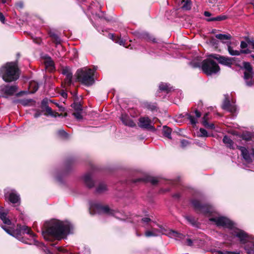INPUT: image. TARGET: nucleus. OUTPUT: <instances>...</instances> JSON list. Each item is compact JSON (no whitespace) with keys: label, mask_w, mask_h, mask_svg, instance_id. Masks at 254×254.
I'll return each mask as SVG.
<instances>
[{"label":"nucleus","mask_w":254,"mask_h":254,"mask_svg":"<svg viewBox=\"0 0 254 254\" xmlns=\"http://www.w3.org/2000/svg\"><path fill=\"white\" fill-rule=\"evenodd\" d=\"M247 42L249 44L252 45L253 49H254V41L249 40Z\"/></svg>","instance_id":"680f3d73"},{"label":"nucleus","mask_w":254,"mask_h":254,"mask_svg":"<svg viewBox=\"0 0 254 254\" xmlns=\"http://www.w3.org/2000/svg\"><path fill=\"white\" fill-rule=\"evenodd\" d=\"M1 91L8 95H13L17 90V87L16 85H4L1 87Z\"/></svg>","instance_id":"dca6fc26"},{"label":"nucleus","mask_w":254,"mask_h":254,"mask_svg":"<svg viewBox=\"0 0 254 254\" xmlns=\"http://www.w3.org/2000/svg\"><path fill=\"white\" fill-rule=\"evenodd\" d=\"M203 125L206 128L209 129H213L214 128V125L213 124H209L206 121H202Z\"/></svg>","instance_id":"ea45409f"},{"label":"nucleus","mask_w":254,"mask_h":254,"mask_svg":"<svg viewBox=\"0 0 254 254\" xmlns=\"http://www.w3.org/2000/svg\"><path fill=\"white\" fill-rule=\"evenodd\" d=\"M208 113H206L203 117V121H207V120L208 119Z\"/></svg>","instance_id":"69168bd1"},{"label":"nucleus","mask_w":254,"mask_h":254,"mask_svg":"<svg viewBox=\"0 0 254 254\" xmlns=\"http://www.w3.org/2000/svg\"><path fill=\"white\" fill-rule=\"evenodd\" d=\"M247 254H254V250L250 245H247L245 248Z\"/></svg>","instance_id":"58836bf2"},{"label":"nucleus","mask_w":254,"mask_h":254,"mask_svg":"<svg viewBox=\"0 0 254 254\" xmlns=\"http://www.w3.org/2000/svg\"><path fill=\"white\" fill-rule=\"evenodd\" d=\"M228 51L229 54L232 56H239L241 54L240 51L234 50L230 44L228 45Z\"/></svg>","instance_id":"7c9ffc66"},{"label":"nucleus","mask_w":254,"mask_h":254,"mask_svg":"<svg viewBox=\"0 0 254 254\" xmlns=\"http://www.w3.org/2000/svg\"><path fill=\"white\" fill-rule=\"evenodd\" d=\"M254 75V72L253 71H251V72L250 71H245L244 79L245 80L252 79Z\"/></svg>","instance_id":"72a5a7b5"},{"label":"nucleus","mask_w":254,"mask_h":254,"mask_svg":"<svg viewBox=\"0 0 254 254\" xmlns=\"http://www.w3.org/2000/svg\"><path fill=\"white\" fill-rule=\"evenodd\" d=\"M241 54H249L251 52V51L249 49L241 50L240 51Z\"/></svg>","instance_id":"4d7b16f0"},{"label":"nucleus","mask_w":254,"mask_h":254,"mask_svg":"<svg viewBox=\"0 0 254 254\" xmlns=\"http://www.w3.org/2000/svg\"><path fill=\"white\" fill-rule=\"evenodd\" d=\"M107 190V187L106 185L103 183L99 184L98 187L96 188V192L100 193L104 192Z\"/></svg>","instance_id":"c756f323"},{"label":"nucleus","mask_w":254,"mask_h":254,"mask_svg":"<svg viewBox=\"0 0 254 254\" xmlns=\"http://www.w3.org/2000/svg\"><path fill=\"white\" fill-rule=\"evenodd\" d=\"M81 111L75 112L73 113L74 116L77 119H82V117L81 115Z\"/></svg>","instance_id":"c03bdc74"},{"label":"nucleus","mask_w":254,"mask_h":254,"mask_svg":"<svg viewBox=\"0 0 254 254\" xmlns=\"http://www.w3.org/2000/svg\"><path fill=\"white\" fill-rule=\"evenodd\" d=\"M210 55L201 63V68L207 75H211L219 72L220 68L218 64L213 60Z\"/></svg>","instance_id":"423d86ee"},{"label":"nucleus","mask_w":254,"mask_h":254,"mask_svg":"<svg viewBox=\"0 0 254 254\" xmlns=\"http://www.w3.org/2000/svg\"><path fill=\"white\" fill-rule=\"evenodd\" d=\"M248 46V44L247 43L245 42V41H242L241 42V45H240V47L242 49H245L246 48H247Z\"/></svg>","instance_id":"864d4df0"},{"label":"nucleus","mask_w":254,"mask_h":254,"mask_svg":"<svg viewBox=\"0 0 254 254\" xmlns=\"http://www.w3.org/2000/svg\"><path fill=\"white\" fill-rule=\"evenodd\" d=\"M246 84L248 86H252L254 85V82L252 79L245 80Z\"/></svg>","instance_id":"09e8293b"},{"label":"nucleus","mask_w":254,"mask_h":254,"mask_svg":"<svg viewBox=\"0 0 254 254\" xmlns=\"http://www.w3.org/2000/svg\"><path fill=\"white\" fill-rule=\"evenodd\" d=\"M1 228L8 234L19 240H20L21 236L24 234H28L32 238L35 236V235L31 231L30 228L25 225H17L16 228L12 231L5 226H2Z\"/></svg>","instance_id":"0eeeda50"},{"label":"nucleus","mask_w":254,"mask_h":254,"mask_svg":"<svg viewBox=\"0 0 254 254\" xmlns=\"http://www.w3.org/2000/svg\"><path fill=\"white\" fill-rule=\"evenodd\" d=\"M191 202L197 213L209 216L213 212V209L211 206L207 204H203L197 199H192Z\"/></svg>","instance_id":"6e6552de"},{"label":"nucleus","mask_w":254,"mask_h":254,"mask_svg":"<svg viewBox=\"0 0 254 254\" xmlns=\"http://www.w3.org/2000/svg\"><path fill=\"white\" fill-rule=\"evenodd\" d=\"M215 37L220 40L222 43H226L227 41H229L231 39V36L230 34H219L215 35Z\"/></svg>","instance_id":"aec40b11"},{"label":"nucleus","mask_w":254,"mask_h":254,"mask_svg":"<svg viewBox=\"0 0 254 254\" xmlns=\"http://www.w3.org/2000/svg\"><path fill=\"white\" fill-rule=\"evenodd\" d=\"M143 181H144V180L142 178H140V179H136V180H134V183H137V182H143Z\"/></svg>","instance_id":"0e129e2a"},{"label":"nucleus","mask_w":254,"mask_h":254,"mask_svg":"<svg viewBox=\"0 0 254 254\" xmlns=\"http://www.w3.org/2000/svg\"><path fill=\"white\" fill-rule=\"evenodd\" d=\"M90 212L92 214L96 213L105 214L108 215L115 216L118 219L125 220L124 218H120L121 214L119 212L110 209L107 205H103L98 203H94L91 205Z\"/></svg>","instance_id":"39448f33"},{"label":"nucleus","mask_w":254,"mask_h":254,"mask_svg":"<svg viewBox=\"0 0 254 254\" xmlns=\"http://www.w3.org/2000/svg\"><path fill=\"white\" fill-rule=\"evenodd\" d=\"M195 114L197 118H199L201 116V113L197 110L195 111Z\"/></svg>","instance_id":"bf43d9fd"},{"label":"nucleus","mask_w":254,"mask_h":254,"mask_svg":"<svg viewBox=\"0 0 254 254\" xmlns=\"http://www.w3.org/2000/svg\"><path fill=\"white\" fill-rule=\"evenodd\" d=\"M141 221L143 223H146V224H148L149 222H151V219H150L149 218H148V217H144L143 218H142L141 219Z\"/></svg>","instance_id":"3c124183"},{"label":"nucleus","mask_w":254,"mask_h":254,"mask_svg":"<svg viewBox=\"0 0 254 254\" xmlns=\"http://www.w3.org/2000/svg\"><path fill=\"white\" fill-rule=\"evenodd\" d=\"M29 87L31 90V93L35 92L39 88V84L35 81H32L29 83Z\"/></svg>","instance_id":"b1692460"},{"label":"nucleus","mask_w":254,"mask_h":254,"mask_svg":"<svg viewBox=\"0 0 254 254\" xmlns=\"http://www.w3.org/2000/svg\"><path fill=\"white\" fill-rule=\"evenodd\" d=\"M243 66L244 68L246 69L245 71H252L253 67L252 65H251L250 63L249 62H244L243 63Z\"/></svg>","instance_id":"e433bc0d"},{"label":"nucleus","mask_w":254,"mask_h":254,"mask_svg":"<svg viewBox=\"0 0 254 254\" xmlns=\"http://www.w3.org/2000/svg\"><path fill=\"white\" fill-rule=\"evenodd\" d=\"M200 136H207V131L202 128H200Z\"/></svg>","instance_id":"a18cd8bd"},{"label":"nucleus","mask_w":254,"mask_h":254,"mask_svg":"<svg viewBox=\"0 0 254 254\" xmlns=\"http://www.w3.org/2000/svg\"><path fill=\"white\" fill-rule=\"evenodd\" d=\"M159 89L161 91H166L168 92L171 91L172 87L170 86V84L165 83H161L159 86Z\"/></svg>","instance_id":"a878e982"},{"label":"nucleus","mask_w":254,"mask_h":254,"mask_svg":"<svg viewBox=\"0 0 254 254\" xmlns=\"http://www.w3.org/2000/svg\"><path fill=\"white\" fill-rule=\"evenodd\" d=\"M41 115V113L39 112H36L34 115V117L35 118H38Z\"/></svg>","instance_id":"338daca9"},{"label":"nucleus","mask_w":254,"mask_h":254,"mask_svg":"<svg viewBox=\"0 0 254 254\" xmlns=\"http://www.w3.org/2000/svg\"><path fill=\"white\" fill-rule=\"evenodd\" d=\"M172 129L171 128L167 127V126H164L163 129V134L165 137L171 139V134Z\"/></svg>","instance_id":"c85d7f7f"},{"label":"nucleus","mask_w":254,"mask_h":254,"mask_svg":"<svg viewBox=\"0 0 254 254\" xmlns=\"http://www.w3.org/2000/svg\"><path fill=\"white\" fill-rule=\"evenodd\" d=\"M192 241L190 239H187L186 245L189 246H191L192 245Z\"/></svg>","instance_id":"5fc2aeb1"},{"label":"nucleus","mask_w":254,"mask_h":254,"mask_svg":"<svg viewBox=\"0 0 254 254\" xmlns=\"http://www.w3.org/2000/svg\"><path fill=\"white\" fill-rule=\"evenodd\" d=\"M5 20V18L4 15L2 14V13L0 12V20L2 23H4Z\"/></svg>","instance_id":"13d9d810"},{"label":"nucleus","mask_w":254,"mask_h":254,"mask_svg":"<svg viewBox=\"0 0 254 254\" xmlns=\"http://www.w3.org/2000/svg\"><path fill=\"white\" fill-rule=\"evenodd\" d=\"M45 64L46 67L49 70L52 71V70H54L55 68L54 64L51 58H49L48 59H47V60L45 62Z\"/></svg>","instance_id":"393cba45"},{"label":"nucleus","mask_w":254,"mask_h":254,"mask_svg":"<svg viewBox=\"0 0 254 254\" xmlns=\"http://www.w3.org/2000/svg\"><path fill=\"white\" fill-rule=\"evenodd\" d=\"M210 56L213 59L216 60L220 64L228 66H231L233 63V60L231 58L219 55H210Z\"/></svg>","instance_id":"9b49d317"},{"label":"nucleus","mask_w":254,"mask_h":254,"mask_svg":"<svg viewBox=\"0 0 254 254\" xmlns=\"http://www.w3.org/2000/svg\"><path fill=\"white\" fill-rule=\"evenodd\" d=\"M210 42L213 45H217L218 44V41L214 37L210 38Z\"/></svg>","instance_id":"603ef678"},{"label":"nucleus","mask_w":254,"mask_h":254,"mask_svg":"<svg viewBox=\"0 0 254 254\" xmlns=\"http://www.w3.org/2000/svg\"><path fill=\"white\" fill-rule=\"evenodd\" d=\"M204 15L206 16V17H209L211 15V13L208 11H205L204 12Z\"/></svg>","instance_id":"e2e57ef3"},{"label":"nucleus","mask_w":254,"mask_h":254,"mask_svg":"<svg viewBox=\"0 0 254 254\" xmlns=\"http://www.w3.org/2000/svg\"><path fill=\"white\" fill-rule=\"evenodd\" d=\"M147 181L150 182L153 185H156L158 183V179L154 177H149Z\"/></svg>","instance_id":"79ce46f5"},{"label":"nucleus","mask_w":254,"mask_h":254,"mask_svg":"<svg viewBox=\"0 0 254 254\" xmlns=\"http://www.w3.org/2000/svg\"><path fill=\"white\" fill-rule=\"evenodd\" d=\"M144 37L147 41H152L153 43L156 42L155 38L148 33L144 34Z\"/></svg>","instance_id":"4c0bfd02"},{"label":"nucleus","mask_w":254,"mask_h":254,"mask_svg":"<svg viewBox=\"0 0 254 254\" xmlns=\"http://www.w3.org/2000/svg\"><path fill=\"white\" fill-rule=\"evenodd\" d=\"M146 107L147 109L151 110V111H154L156 109V106L154 104H151L150 103H147L146 105Z\"/></svg>","instance_id":"37998d69"},{"label":"nucleus","mask_w":254,"mask_h":254,"mask_svg":"<svg viewBox=\"0 0 254 254\" xmlns=\"http://www.w3.org/2000/svg\"><path fill=\"white\" fill-rule=\"evenodd\" d=\"M231 254H241L240 251L230 252Z\"/></svg>","instance_id":"774afa93"},{"label":"nucleus","mask_w":254,"mask_h":254,"mask_svg":"<svg viewBox=\"0 0 254 254\" xmlns=\"http://www.w3.org/2000/svg\"><path fill=\"white\" fill-rule=\"evenodd\" d=\"M111 38L113 39V41H115V42L119 43L120 45H123L124 46V41L123 40L121 39L120 38H117V39L115 40L113 39L114 35H110Z\"/></svg>","instance_id":"a19ab883"},{"label":"nucleus","mask_w":254,"mask_h":254,"mask_svg":"<svg viewBox=\"0 0 254 254\" xmlns=\"http://www.w3.org/2000/svg\"><path fill=\"white\" fill-rule=\"evenodd\" d=\"M7 213L3 210H0V218L3 222L7 225L11 224V221L7 218Z\"/></svg>","instance_id":"4be33fe9"},{"label":"nucleus","mask_w":254,"mask_h":254,"mask_svg":"<svg viewBox=\"0 0 254 254\" xmlns=\"http://www.w3.org/2000/svg\"><path fill=\"white\" fill-rule=\"evenodd\" d=\"M71 107L75 110V112L82 111V106L79 103H74L71 105Z\"/></svg>","instance_id":"c9c22d12"},{"label":"nucleus","mask_w":254,"mask_h":254,"mask_svg":"<svg viewBox=\"0 0 254 254\" xmlns=\"http://www.w3.org/2000/svg\"><path fill=\"white\" fill-rule=\"evenodd\" d=\"M48 100L47 99H44L42 100L41 103V107L42 109H44L46 106H48Z\"/></svg>","instance_id":"de8ad7c7"},{"label":"nucleus","mask_w":254,"mask_h":254,"mask_svg":"<svg viewBox=\"0 0 254 254\" xmlns=\"http://www.w3.org/2000/svg\"><path fill=\"white\" fill-rule=\"evenodd\" d=\"M9 201L12 203H16L20 201L19 195L15 190H10L5 194Z\"/></svg>","instance_id":"2eb2a0df"},{"label":"nucleus","mask_w":254,"mask_h":254,"mask_svg":"<svg viewBox=\"0 0 254 254\" xmlns=\"http://www.w3.org/2000/svg\"><path fill=\"white\" fill-rule=\"evenodd\" d=\"M223 142L227 147L231 149L234 148L233 141L229 137L227 136V135L224 136Z\"/></svg>","instance_id":"412c9836"},{"label":"nucleus","mask_w":254,"mask_h":254,"mask_svg":"<svg viewBox=\"0 0 254 254\" xmlns=\"http://www.w3.org/2000/svg\"><path fill=\"white\" fill-rule=\"evenodd\" d=\"M121 120L123 123L126 126L130 127H133L135 126V124L130 119L128 116L126 115H122L121 117Z\"/></svg>","instance_id":"f3484780"},{"label":"nucleus","mask_w":254,"mask_h":254,"mask_svg":"<svg viewBox=\"0 0 254 254\" xmlns=\"http://www.w3.org/2000/svg\"><path fill=\"white\" fill-rule=\"evenodd\" d=\"M182 3H184L182 8L184 10H188L190 9L191 7V3L190 0H183Z\"/></svg>","instance_id":"cd10ccee"},{"label":"nucleus","mask_w":254,"mask_h":254,"mask_svg":"<svg viewBox=\"0 0 254 254\" xmlns=\"http://www.w3.org/2000/svg\"><path fill=\"white\" fill-rule=\"evenodd\" d=\"M186 116V117L190 121L191 125H195L197 123V120L191 115L189 113H186L185 116H183V117Z\"/></svg>","instance_id":"473e14b6"},{"label":"nucleus","mask_w":254,"mask_h":254,"mask_svg":"<svg viewBox=\"0 0 254 254\" xmlns=\"http://www.w3.org/2000/svg\"><path fill=\"white\" fill-rule=\"evenodd\" d=\"M31 101V100H23L22 101V103L23 105H27Z\"/></svg>","instance_id":"052dcab7"},{"label":"nucleus","mask_w":254,"mask_h":254,"mask_svg":"<svg viewBox=\"0 0 254 254\" xmlns=\"http://www.w3.org/2000/svg\"><path fill=\"white\" fill-rule=\"evenodd\" d=\"M62 73L65 75L64 79L65 84L67 86H70L72 83V73L68 67H64L62 69Z\"/></svg>","instance_id":"4468645a"},{"label":"nucleus","mask_w":254,"mask_h":254,"mask_svg":"<svg viewBox=\"0 0 254 254\" xmlns=\"http://www.w3.org/2000/svg\"><path fill=\"white\" fill-rule=\"evenodd\" d=\"M181 146L182 147H185L189 144V142L185 139H183L181 141Z\"/></svg>","instance_id":"49530a36"},{"label":"nucleus","mask_w":254,"mask_h":254,"mask_svg":"<svg viewBox=\"0 0 254 254\" xmlns=\"http://www.w3.org/2000/svg\"><path fill=\"white\" fill-rule=\"evenodd\" d=\"M239 150L241 151V155L243 156V159L248 163H251L252 162V157L254 159V149L249 151L246 147L243 146L239 147Z\"/></svg>","instance_id":"9d476101"},{"label":"nucleus","mask_w":254,"mask_h":254,"mask_svg":"<svg viewBox=\"0 0 254 254\" xmlns=\"http://www.w3.org/2000/svg\"><path fill=\"white\" fill-rule=\"evenodd\" d=\"M209 221L214 222L217 226L229 228L230 233L237 237L241 243L244 244L250 242L251 246L254 248V241L252 237L248 235L243 230L235 227L233 223L227 218L223 216L212 217L209 218Z\"/></svg>","instance_id":"f03ea898"},{"label":"nucleus","mask_w":254,"mask_h":254,"mask_svg":"<svg viewBox=\"0 0 254 254\" xmlns=\"http://www.w3.org/2000/svg\"><path fill=\"white\" fill-rule=\"evenodd\" d=\"M191 64L193 67H200L201 66V64L199 63H191Z\"/></svg>","instance_id":"6e6d98bb"},{"label":"nucleus","mask_w":254,"mask_h":254,"mask_svg":"<svg viewBox=\"0 0 254 254\" xmlns=\"http://www.w3.org/2000/svg\"><path fill=\"white\" fill-rule=\"evenodd\" d=\"M222 108L231 113H234L236 111L235 102L233 101L231 102L228 95L225 96V100L222 104Z\"/></svg>","instance_id":"f8f14e48"},{"label":"nucleus","mask_w":254,"mask_h":254,"mask_svg":"<svg viewBox=\"0 0 254 254\" xmlns=\"http://www.w3.org/2000/svg\"><path fill=\"white\" fill-rule=\"evenodd\" d=\"M44 109L45 110V111H46V112L50 115H51V116H53V117H57V116H59V114L58 113H54L52 111V109L49 107V106H46L45 108H44Z\"/></svg>","instance_id":"f704fd0d"},{"label":"nucleus","mask_w":254,"mask_h":254,"mask_svg":"<svg viewBox=\"0 0 254 254\" xmlns=\"http://www.w3.org/2000/svg\"><path fill=\"white\" fill-rule=\"evenodd\" d=\"M159 227V229L151 228V230H147L145 232V235L147 237H156L160 234L167 235L168 230L166 229L162 226L158 225Z\"/></svg>","instance_id":"1a4fd4ad"},{"label":"nucleus","mask_w":254,"mask_h":254,"mask_svg":"<svg viewBox=\"0 0 254 254\" xmlns=\"http://www.w3.org/2000/svg\"><path fill=\"white\" fill-rule=\"evenodd\" d=\"M167 236L171 238H175L179 240H183L185 237V236L183 234L172 230H168Z\"/></svg>","instance_id":"a211bd4d"},{"label":"nucleus","mask_w":254,"mask_h":254,"mask_svg":"<svg viewBox=\"0 0 254 254\" xmlns=\"http://www.w3.org/2000/svg\"><path fill=\"white\" fill-rule=\"evenodd\" d=\"M0 75L5 82H11L19 77L18 69L15 63H7L0 69Z\"/></svg>","instance_id":"7ed1b4c3"},{"label":"nucleus","mask_w":254,"mask_h":254,"mask_svg":"<svg viewBox=\"0 0 254 254\" xmlns=\"http://www.w3.org/2000/svg\"><path fill=\"white\" fill-rule=\"evenodd\" d=\"M58 133L61 136L66 137L67 136V133L64 130H59L58 132Z\"/></svg>","instance_id":"8fccbe9b"},{"label":"nucleus","mask_w":254,"mask_h":254,"mask_svg":"<svg viewBox=\"0 0 254 254\" xmlns=\"http://www.w3.org/2000/svg\"><path fill=\"white\" fill-rule=\"evenodd\" d=\"M50 36L53 41L57 45L60 44L61 40L58 35L53 32L50 33Z\"/></svg>","instance_id":"bb28decb"},{"label":"nucleus","mask_w":254,"mask_h":254,"mask_svg":"<svg viewBox=\"0 0 254 254\" xmlns=\"http://www.w3.org/2000/svg\"><path fill=\"white\" fill-rule=\"evenodd\" d=\"M72 224L68 221H60L53 220L46 224L42 230V235L47 241L55 238L61 240L66 237L72 229Z\"/></svg>","instance_id":"f257e3e1"},{"label":"nucleus","mask_w":254,"mask_h":254,"mask_svg":"<svg viewBox=\"0 0 254 254\" xmlns=\"http://www.w3.org/2000/svg\"><path fill=\"white\" fill-rule=\"evenodd\" d=\"M83 180L86 185L89 188L94 186V182L92 180L91 175L90 173L85 174L83 177Z\"/></svg>","instance_id":"6ab92c4d"},{"label":"nucleus","mask_w":254,"mask_h":254,"mask_svg":"<svg viewBox=\"0 0 254 254\" xmlns=\"http://www.w3.org/2000/svg\"><path fill=\"white\" fill-rule=\"evenodd\" d=\"M185 218L192 226L198 227L199 224L194 217L188 215L186 216Z\"/></svg>","instance_id":"5701e85b"},{"label":"nucleus","mask_w":254,"mask_h":254,"mask_svg":"<svg viewBox=\"0 0 254 254\" xmlns=\"http://www.w3.org/2000/svg\"><path fill=\"white\" fill-rule=\"evenodd\" d=\"M95 70L87 67L78 69L76 76L78 81L86 86L92 85L94 82L93 75Z\"/></svg>","instance_id":"20e7f679"},{"label":"nucleus","mask_w":254,"mask_h":254,"mask_svg":"<svg viewBox=\"0 0 254 254\" xmlns=\"http://www.w3.org/2000/svg\"><path fill=\"white\" fill-rule=\"evenodd\" d=\"M226 18L227 17L225 15H220L215 17L207 18L206 20L207 21H222L226 19Z\"/></svg>","instance_id":"2f4dec72"},{"label":"nucleus","mask_w":254,"mask_h":254,"mask_svg":"<svg viewBox=\"0 0 254 254\" xmlns=\"http://www.w3.org/2000/svg\"><path fill=\"white\" fill-rule=\"evenodd\" d=\"M139 126L143 128L155 130L154 126L151 125V121L148 117H141L139 120Z\"/></svg>","instance_id":"ddd939ff"}]
</instances>
